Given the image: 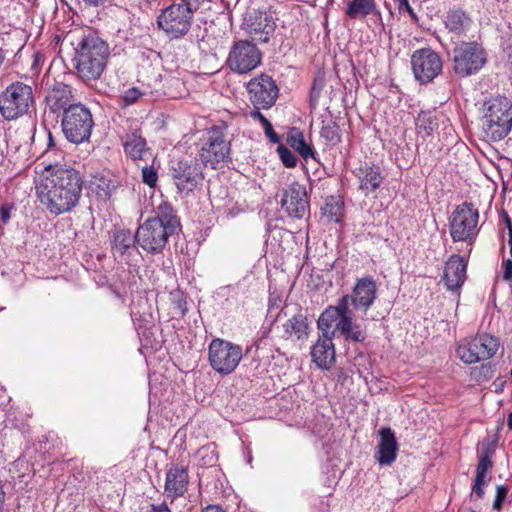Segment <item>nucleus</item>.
<instances>
[{"instance_id": "35", "label": "nucleus", "mask_w": 512, "mask_h": 512, "mask_svg": "<svg viewBox=\"0 0 512 512\" xmlns=\"http://www.w3.org/2000/svg\"><path fill=\"white\" fill-rule=\"evenodd\" d=\"M322 217L328 222H339L343 217V205L339 200L331 198L321 208Z\"/></svg>"}, {"instance_id": "59", "label": "nucleus", "mask_w": 512, "mask_h": 512, "mask_svg": "<svg viewBox=\"0 0 512 512\" xmlns=\"http://www.w3.org/2000/svg\"><path fill=\"white\" fill-rule=\"evenodd\" d=\"M508 424L510 427H512V413L508 417Z\"/></svg>"}, {"instance_id": "39", "label": "nucleus", "mask_w": 512, "mask_h": 512, "mask_svg": "<svg viewBox=\"0 0 512 512\" xmlns=\"http://www.w3.org/2000/svg\"><path fill=\"white\" fill-rule=\"evenodd\" d=\"M277 152H278L279 157H280L282 163L284 164V166H286L288 168H292V167L296 166L297 159H296L295 155L288 148L280 145L277 148Z\"/></svg>"}, {"instance_id": "2", "label": "nucleus", "mask_w": 512, "mask_h": 512, "mask_svg": "<svg viewBox=\"0 0 512 512\" xmlns=\"http://www.w3.org/2000/svg\"><path fill=\"white\" fill-rule=\"evenodd\" d=\"M83 181L75 169H58L41 177L37 191L41 202L56 215L71 211L79 202Z\"/></svg>"}, {"instance_id": "21", "label": "nucleus", "mask_w": 512, "mask_h": 512, "mask_svg": "<svg viewBox=\"0 0 512 512\" xmlns=\"http://www.w3.org/2000/svg\"><path fill=\"white\" fill-rule=\"evenodd\" d=\"M355 176L359 182V189L365 195L376 191L384 179L380 167L368 163L360 166L355 172Z\"/></svg>"}, {"instance_id": "9", "label": "nucleus", "mask_w": 512, "mask_h": 512, "mask_svg": "<svg viewBox=\"0 0 512 512\" xmlns=\"http://www.w3.org/2000/svg\"><path fill=\"white\" fill-rule=\"evenodd\" d=\"M479 213L472 203L464 202L449 217V230L454 242H471L478 234Z\"/></svg>"}, {"instance_id": "3", "label": "nucleus", "mask_w": 512, "mask_h": 512, "mask_svg": "<svg viewBox=\"0 0 512 512\" xmlns=\"http://www.w3.org/2000/svg\"><path fill=\"white\" fill-rule=\"evenodd\" d=\"M109 56V46L104 40L94 33L82 32L77 38L73 57L78 76L85 81L99 79Z\"/></svg>"}, {"instance_id": "22", "label": "nucleus", "mask_w": 512, "mask_h": 512, "mask_svg": "<svg viewBox=\"0 0 512 512\" xmlns=\"http://www.w3.org/2000/svg\"><path fill=\"white\" fill-rule=\"evenodd\" d=\"M398 444L395 433L389 427L381 428L376 459L380 465H390L396 459Z\"/></svg>"}, {"instance_id": "20", "label": "nucleus", "mask_w": 512, "mask_h": 512, "mask_svg": "<svg viewBox=\"0 0 512 512\" xmlns=\"http://www.w3.org/2000/svg\"><path fill=\"white\" fill-rule=\"evenodd\" d=\"M467 263L459 255H452L445 265L443 280L448 290L457 291L466 280Z\"/></svg>"}, {"instance_id": "43", "label": "nucleus", "mask_w": 512, "mask_h": 512, "mask_svg": "<svg viewBox=\"0 0 512 512\" xmlns=\"http://www.w3.org/2000/svg\"><path fill=\"white\" fill-rule=\"evenodd\" d=\"M487 480L475 478L474 485L472 487L471 497L482 498L484 495V486L487 484Z\"/></svg>"}, {"instance_id": "30", "label": "nucleus", "mask_w": 512, "mask_h": 512, "mask_svg": "<svg viewBox=\"0 0 512 512\" xmlns=\"http://www.w3.org/2000/svg\"><path fill=\"white\" fill-rule=\"evenodd\" d=\"M48 102L54 111L59 109H66L73 100L72 88L69 85L58 83L54 86L52 91L47 97Z\"/></svg>"}, {"instance_id": "50", "label": "nucleus", "mask_w": 512, "mask_h": 512, "mask_svg": "<svg viewBox=\"0 0 512 512\" xmlns=\"http://www.w3.org/2000/svg\"><path fill=\"white\" fill-rule=\"evenodd\" d=\"M153 274H154V270L150 269V267L147 266L143 269V272L139 275V278L141 280H143V277H147L149 279V281H151L153 283L154 282Z\"/></svg>"}, {"instance_id": "53", "label": "nucleus", "mask_w": 512, "mask_h": 512, "mask_svg": "<svg viewBox=\"0 0 512 512\" xmlns=\"http://www.w3.org/2000/svg\"><path fill=\"white\" fill-rule=\"evenodd\" d=\"M203 512H225L222 508H220L219 506H215V505H210V506H207Z\"/></svg>"}, {"instance_id": "58", "label": "nucleus", "mask_w": 512, "mask_h": 512, "mask_svg": "<svg viewBox=\"0 0 512 512\" xmlns=\"http://www.w3.org/2000/svg\"><path fill=\"white\" fill-rule=\"evenodd\" d=\"M509 245H510V255L512 257V235L509 236Z\"/></svg>"}, {"instance_id": "24", "label": "nucleus", "mask_w": 512, "mask_h": 512, "mask_svg": "<svg viewBox=\"0 0 512 512\" xmlns=\"http://www.w3.org/2000/svg\"><path fill=\"white\" fill-rule=\"evenodd\" d=\"M65 154L62 150L55 147L51 133H49L48 148L41 156V164L44 165L42 177L54 173L60 169H73L71 166L64 164Z\"/></svg>"}, {"instance_id": "52", "label": "nucleus", "mask_w": 512, "mask_h": 512, "mask_svg": "<svg viewBox=\"0 0 512 512\" xmlns=\"http://www.w3.org/2000/svg\"><path fill=\"white\" fill-rule=\"evenodd\" d=\"M5 497H6V493L4 491V485H3V482L0 480V512L3 510L4 503H5Z\"/></svg>"}, {"instance_id": "48", "label": "nucleus", "mask_w": 512, "mask_h": 512, "mask_svg": "<svg viewBox=\"0 0 512 512\" xmlns=\"http://www.w3.org/2000/svg\"><path fill=\"white\" fill-rule=\"evenodd\" d=\"M10 210V207L6 205L1 206L0 208V217L4 224L7 223L10 219Z\"/></svg>"}, {"instance_id": "45", "label": "nucleus", "mask_w": 512, "mask_h": 512, "mask_svg": "<svg viewBox=\"0 0 512 512\" xmlns=\"http://www.w3.org/2000/svg\"><path fill=\"white\" fill-rule=\"evenodd\" d=\"M502 267H503V279L506 280V281H511L512 280V261L507 259V260H504L503 263H502Z\"/></svg>"}, {"instance_id": "36", "label": "nucleus", "mask_w": 512, "mask_h": 512, "mask_svg": "<svg viewBox=\"0 0 512 512\" xmlns=\"http://www.w3.org/2000/svg\"><path fill=\"white\" fill-rule=\"evenodd\" d=\"M320 136L330 145H337L341 141L339 125L334 121L324 123L320 131Z\"/></svg>"}, {"instance_id": "32", "label": "nucleus", "mask_w": 512, "mask_h": 512, "mask_svg": "<svg viewBox=\"0 0 512 512\" xmlns=\"http://www.w3.org/2000/svg\"><path fill=\"white\" fill-rule=\"evenodd\" d=\"M494 452L495 449L490 443L482 445L478 454V464L475 478L486 480L487 472H489L493 467L492 456Z\"/></svg>"}, {"instance_id": "55", "label": "nucleus", "mask_w": 512, "mask_h": 512, "mask_svg": "<svg viewBox=\"0 0 512 512\" xmlns=\"http://www.w3.org/2000/svg\"><path fill=\"white\" fill-rule=\"evenodd\" d=\"M505 222H506V225H507V228L509 231V236H511L512 235V222L507 214L505 215Z\"/></svg>"}, {"instance_id": "56", "label": "nucleus", "mask_w": 512, "mask_h": 512, "mask_svg": "<svg viewBox=\"0 0 512 512\" xmlns=\"http://www.w3.org/2000/svg\"><path fill=\"white\" fill-rule=\"evenodd\" d=\"M403 1H404V3H405V6H406L407 11L409 12V14H410L413 18H415V13H414L413 9L410 7V5H409V3H408V0H403Z\"/></svg>"}, {"instance_id": "47", "label": "nucleus", "mask_w": 512, "mask_h": 512, "mask_svg": "<svg viewBox=\"0 0 512 512\" xmlns=\"http://www.w3.org/2000/svg\"><path fill=\"white\" fill-rule=\"evenodd\" d=\"M146 512H171L165 503L150 504Z\"/></svg>"}, {"instance_id": "12", "label": "nucleus", "mask_w": 512, "mask_h": 512, "mask_svg": "<svg viewBox=\"0 0 512 512\" xmlns=\"http://www.w3.org/2000/svg\"><path fill=\"white\" fill-rule=\"evenodd\" d=\"M211 367L221 375L231 374L242 359V348L223 339H213L208 347Z\"/></svg>"}, {"instance_id": "44", "label": "nucleus", "mask_w": 512, "mask_h": 512, "mask_svg": "<svg viewBox=\"0 0 512 512\" xmlns=\"http://www.w3.org/2000/svg\"><path fill=\"white\" fill-rule=\"evenodd\" d=\"M210 2V0H181L182 4H185L187 8H190L189 11L193 14L199 7L205 3Z\"/></svg>"}, {"instance_id": "25", "label": "nucleus", "mask_w": 512, "mask_h": 512, "mask_svg": "<svg viewBox=\"0 0 512 512\" xmlns=\"http://www.w3.org/2000/svg\"><path fill=\"white\" fill-rule=\"evenodd\" d=\"M245 23L250 34H261L259 40L267 41L268 36L274 31V23L268 18L264 12H256L248 14Z\"/></svg>"}, {"instance_id": "6", "label": "nucleus", "mask_w": 512, "mask_h": 512, "mask_svg": "<svg viewBox=\"0 0 512 512\" xmlns=\"http://www.w3.org/2000/svg\"><path fill=\"white\" fill-rule=\"evenodd\" d=\"M94 121L90 110L77 103L63 112L62 129L68 141L80 144L90 138Z\"/></svg>"}, {"instance_id": "42", "label": "nucleus", "mask_w": 512, "mask_h": 512, "mask_svg": "<svg viewBox=\"0 0 512 512\" xmlns=\"http://www.w3.org/2000/svg\"><path fill=\"white\" fill-rule=\"evenodd\" d=\"M508 494V488L504 485L497 486L496 496L493 502V508L499 510Z\"/></svg>"}, {"instance_id": "60", "label": "nucleus", "mask_w": 512, "mask_h": 512, "mask_svg": "<svg viewBox=\"0 0 512 512\" xmlns=\"http://www.w3.org/2000/svg\"><path fill=\"white\" fill-rule=\"evenodd\" d=\"M510 373H511V375H512V368H511V372H510Z\"/></svg>"}, {"instance_id": "4", "label": "nucleus", "mask_w": 512, "mask_h": 512, "mask_svg": "<svg viewBox=\"0 0 512 512\" xmlns=\"http://www.w3.org/2000/svg\"><path fill=\"white\" fill-rule=\"evenodd\" d=\"M479 126L486 140L499 142L512 131V101L505 96H491L479 108Z\"/></svg>"}, {"instance_id": "23", "label": "nucleus", "mask_w": 512, "mask_h": 512, "mask_svg": "<svg viewBox=\"0 0 512 512\" xmlns=\"http://www.w3.org/2000/svg\"><path fill=\"white\" fill-rule=\"evenodd\" d=\"M189 483V476L186 468L179 465L170 467L166 473L165 491L169 496H182Z\"/></svg>"}, {"instance_id": "7", "label": "nucleus", "mask_w": 512, "mask_h": 512, "mask_svg": "<svg viewBox=\"0 0 512 512\" xmlns=\"http://www.w3.org/2000/svg\"><path fill=\"white\" fill-rule=\"evenodd\" d=\"M33 103L32 87L17 81L0 94V113L6 120H15L25 115Z\"/></svg>"}, {"instance_id": "37", "label": "nucleus", "mask_w": 512, "mask_h": 512, "mask_svg": "<svg viewBox=\"0 0 512 512\" xmlns=\"http://www.w3.org/2000/svg\"><path fill=\"white\" fill-rule=\"evenodd\" d=\"M153 219H159L165 225L169 221V223L173 224L174 230H177L180 225L173 208L168 203L159 205L157 216L153 217Z\"/></svg>"}, {"instance_id": "28", "label": "nucleus", "mask_w": 512, "mask_h": 512, "mask_svg": "<svg viewBox=\"0 0 512 512\" xmlns=\"http://www.w3.org/2000/svg\"><path fill=\"white\" fill-rule=\"evenodd\" d=\"M444 24L449 32L457 36H461L470 29L472 19L465 11L461 9H453L447 12Z\"/></svg>"}, {"instance_id": "17", "label": "nucleus", "mask_w": 512, "mask_h": 512, "mask_svg": "<svg viewBox=\"0 0 512 512\" xmlns=\"http://www.w3.org/2000/svg\"><path fill=\"white\" fill-rule=\"evenodd\" d=\"M411 65L415 78L421 83L431 82L442 71L440 56L430 48L416 50Z\"/></svg>"}, {"instance_id": "16", "label": "nucleus", "mask_w": 512, "mask_h": 512, "mask_svg": "<svg viewBox=\"0 0 512 512\" xmlns=\"http://www.w3.org/2000/svg\"><path fill=\"white\" fill-rule=\"evenodd\" d=\"M249 99L255 109H268L278 98V87L275 81L266 74L251 79L247 84Z\"/></svg>"}, {"instance_id": "41", "label": "nucleus", "mask_w": 512, "mask_h": 512, "mask_svg": "<svg viewBox=\"0 0 512 512\" xmlns=\"http://www.w3.org/2000/svg\"><path fill=\"white\" fill-rule=\"evenodd\" d=\"M99 183H97L98 195L100 197H109L111 195L112 190L115 188L114 184L111 183L110 180L106 179L105 177H101L97 179Z\"/></svg>"}, {"instance_id": "34", "label": "nucleus", "mask_w": 512, "mask_h": 512, "mask_svg": "<svg viewBox=\"0 0 512 512\" xmlns=\"http://www.w3.org/2000/svg\"><path fill=\"white\" fill-rule=\"evenodd\" d=\"M287 141L289 145L296 150L304 159L313 156V150L310 145L305 141L303 133L298 129H292L289 134Z\"/></svg>"}, {"instance_id": "15", "label": "nucleus", "mask_w": 512, "mask_h": 512, "mask_svg": "<svg viewBox=\"0 0 512 512\" xmlns=\"http://www.w3.org/2000/svg\"><path fill=\"white\" fill-rule=\"evenodd\" d=\"M171 175L178 192L185 194L193 192L203 179L199 164L186 158L172 162Z\"/></svg>"}, {"instance_id": "40", "label": "nucleus", "mask_w": 512, "mask_h": 512, "mask_svg": "<svg viewBox=\"0 0 512 512\" xmlns=\"http://www.w3.org/2000/svg\"><path fill=\"white\" fill-rule=\"evenodd\" d=\"M142 181L149 187L156 186L158 181V173L152 166H144L142 168Z\"/></svg>"}, {"instance_id": "18", "label": "nucleus", "mask_w": 512, "mask_h": 512, "mask_svg": "<svg viewBox=\"0 0 512 512\" xmlns=\"http://www.w3.org/2000/svg\"><path fill=\"white\" fill-rule=\"evenodd\" d=\"M378 286L376 281L371 276L360 278L350 295H344L338 301L340 303L344 298L347 299V308L350 309V303L354 309L366 313L377 297Z\"/></svg>"}, {"instance_id": "8", "label": "nucleus", "mask_w": 512, "mask_h": 512, "mask_svg": "<svg viewBox=\"0 0 512 512\" xmlns=\"http://www.w3.org/2000/svg\"><path fill=\"white\" fill-rule=\"evenodd\" d=\"M176 230L173 224H163L159 219L149 218L141 224L136 231V242L148 253H161L168 243V239Z\"/></svg>"}, {"instance_id": "5", "label": "nucleus", "mask_w": 512, "mask_h": 512, "mask_svg": "<svg viewBox=\"0 0 512 512\" xmlns=\"http://www.w3.org/2000/svg\"><path fill=\"white\" fill-rule=\"evenodd\" d=\"M231 144L226 139L225 128L214 126L206 133L199 150V160L205 167L219 169L231 160Z\"/></svg>"}, {"instance_id": "33", "label": "nucleus", "mask_w": 512, "mask_h": 512, "mask_svg": "<svg viewBox=\"0 0 512 512\" xmlns=\"http://www.w3.org/2000/svg\"><path fill=\"white\" fill-rule=\"evenodd\" d=\"M136 242V233L132 234L130 230H118L113 236L112 249L114 253L123 255Z\"/></svg>"}, {"instance_id": "13", "label": "nucleus", "mask_w": 512, "mask_h": 512, "mask_svg": "<svg viewBox=\"0 0 512 512\" xmlns=\"http://www.w3.org/2000/svg\"><path fill=\"white\" fill-rule=\"evenodd\" d=\"M181 2L166 8L158 17L159 27L170 37L180 38L190 29L193 14Z\"/></svg>"}, {"instance_id": "49", "label": "nucleus", "mask_w": 512, "mask_h": 512, "mask_svg": "<svg viewBox=\"0 0 512 512\" xmlns=\"http://www.w3.org/2000/svg\"><path fill=\"white\" fill-rule=\"evenodd\" d=\"M259 109L255 110V111H252L251 112V117L253 119H256V120H259L262 124V126H264L265 124L269 123L270 121L261 113L258 111Z\"/></svg>"}, {"instance_id": "1", "label": "nucleus", "mask_w": 512, "mask_h": 512, "mask_svg": "<svg viewBox=\"0 0 512 512\" xmlns=\"http://www.w3.org/2000/svg\"><path fill=\"white\" fill-rule=\"evenodd\" d=\"M317 324L323 335L312 346L310 354L312 361L321 369L328 370L335 363L333 337L336 333L352 342H363L367 337L360 325L354 322V314L347 308L346 298L335 306L327 307Z\"/></svg>"}, {"instance_id": "14", "label": "nucleus", "mask_w": 512, "mask_h": 512, "mask_svg": "<svg viewBox=\"0 0 512 512\" xmlns=\"http://www.w3.org/2000/svg\"><path fill=\"white\" fill-rule=\"evenodd\" d=\"M261 63V53L257 46L249 41L240 40L230 49L227 65L236 73L244 74L254 70Z\"/></svg>"}, {"instance_id": "46", "label": "nucleus", "mask_w": 512, "mask_h": 512, "mask_svg": "<svg viewBox=\"0 0 512 512\" xmlns=\"http://www.w3.org/2000/svg\"><path fill=\"white\" fill-rule=\"evenodd\" d=\"M266 136L274 143L278 142L279 137L273 129L271 122L263 126Z\"/></svg>"}, {"instance_id": "10", "label": "nucleus", "mask_w": 512, "mask_h": 512, "mask_svg": "<svg viewBox=\"0 0 512 512\" xmlns=\"http://www.w3.org/2000/svg\"><path fill=\"white\" fill-rule=\"evenodd\" d=\"M499 348L498 340L489 334H479L459 341L456 356L465 364H475L492 358Z\"/></svg>"}, {"instance_id": "31", "label": "nucleus", "mask_w": 512, "mask_h": 512, "mask_svg": "<svg viewBox=\"0 0 512 512\" xmlns=\"http://www.w3.org/2000/svg\"><path fill=\"white\" fill-rule=\"evenodd\" d=\"M440 117H443V115L436 110L421 111L415 122L418 134L431 135L438 128Z\"/></svg>"}, {"instance_id": "26", "label": "nucleus", "mask_w": 512, "mask_h": 512, "mask_svg": "<svg viewBox=\"0 0 512 512\" xmlns=\"http://www.w3.org/2000/svg\"><path fill=\"white\" fill-rule=\"evenodd\" d=\"M123 147L125 153L134 161L144 160L147 156H151L147 148L146 140L141 136L138 130L125 135L123 139Z\"/></svg>"}, {"instance_id": "27", "label": "nucleus", "mask_w": 512, "mask_h": 512, "mask_svg": "<svg viewBox=\"0 0 512 512\" xmlns=\"http://www.w3.org/2000/svg\"><path fill=\"white\" fill-rule=\"evenodd\" d=\"M282 337L292 341H303L308 338V322L306 316L297 314L288 319L283 325Z\"/></svg>"}, {"instance_id": "38", "label": "nucleus", "mask_w": 512, "mask_h": 512, "mask_svg": "<svg viewBox=\"0 0 512 512\" xmlns=\"http://www.w3.org/2000/svg\"><path fill=\"white\" fill-rule=\"evenodd\" d=\"M143 95V92L137 87H132L123 92L120 96V104L122 107L130 106L137 102Z\"/></svg>"}, {"instance_id": "19", "label": "nucleus", "mask_w": 512, "mask_h": 512, "mask_svg": "<svg viewBox=\"0 0 512 512\" xmlns=\"http://www.w3.org/2000/svg\"><path fill=\"white\" fill-rule=\"evenodd\" d=\"M280 204L290 217L302 219L309 214L306 188L298 182L291 183L283 190Z\"/></svg>"}, {"instance_id": "57", "label": "nucleus", "mask_w": 512, "mask_h": 512, "mask_svg": "<svg viewBox=\"0 0 512 512\" xmlns=\"http://www.w3.org/2000/svg\"><path fill=\"white\" fill-rule=\"evenodd\" d=\"M4 60H5V54L2 51V49H0V67L2 66Z\"/></svg>"}, {"instance_id": "51", "label": "nucleus", "mask_w": 512, "mask_h": 512, "mask_svg": "<svg viewBox=\"0 0 512 512\" xmlns=\"http://www.w3.org/2000/svg\"><path fill=\"white\" fill-rule=\"evenodd\" d=\"M321 91V85L318 87L317 81L315 80L311 89V101L317 100Z\"/></svg>"}, {"instance_id": "11", "label": "nucleus", "mask_w": 512, "mask_h": 512, "mask_svg": "<svg viewBox=\"0 0 512 512\" xmlns=\"http://www.w3.org/2000/svg\"><path fill=\"white\" fill-rule=\"evenodd\" d=\"M486 61L484 48L476 42H463L453 50V70L460 77L476 74Z\"/></svg>"}, {"instance_id": "54", "label": "nucleus", "mask_w": 512, "mask_h": 512, "mask_svg": "<svg viewBox=\"0 0 512 512\" xmlns=\"http://www.w3.org/2000/svg\"><path fill=\"white\" fill-rule=\"evenodd\" d=\"M87 5L99 6L104 4L107 0H83Z\"/></svg>"}, {"instance_id": "29", "label": "nucleus", "mask_w": 512, "mask_h": 512, "mask_svg": "<svg viewBox=\"0 0 512 512\" xmlns=\"http://www.w3.org/2000/svg\"><path fill=\"white\" fill-rule=\"evenodd\" d=\"M373 14H379L375 0H348L345 9L348 18L363 20Z\"/></svg>"}]
</instances>
